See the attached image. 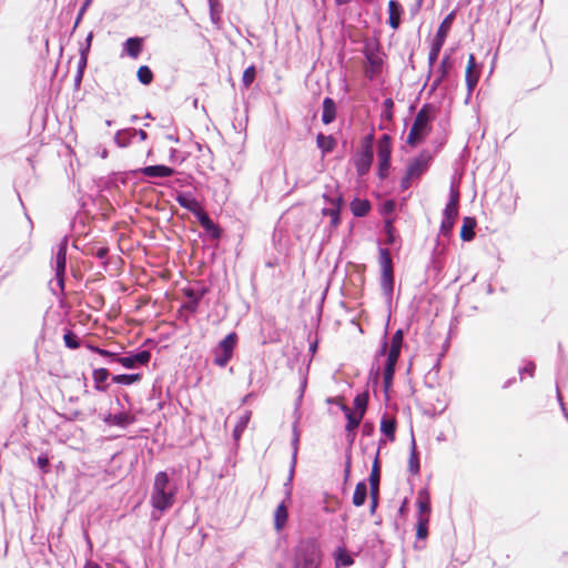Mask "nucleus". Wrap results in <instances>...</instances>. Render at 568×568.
Returning <instances> with one entry per match:
<instances>
[{"mask_svg": "<svg viewBox=\"0 0 568 568\" xmlns=\"http://www.w3.org/2000/svg\"><path fill=\"white\" fill-rule=\"evenodd\" d=\"M91 40H92V34L90 33V34L88 36V38H87L88 47L90 45Z\"/></svg>", "mask_w": 568, "mask_h": 568, "instance_id": "bf43d9fd", "label": "nucleus"}, {"mask_svg": "<svg viewBox=\"0 0 568 568\" xmlns=\"http://www.w3.org/2000/svg\"><path fill=\"white\" fill-rule=\"evenodd\" d=\"M176 488L171 484L169 475L160 471L155 475L150 503L159 511H164L173 506Z\"/></svg>", "mask_w": 568, "mask_h": 568, "instance_id": "f257e3e1", "label": "nucleus"}, {"mask_svg": "<svg viewBox=\"0 0 568 568\" xmlns=\"http://www.w3.org/2000/svg\"><path fill=\"white\" fill-rule=\"evenodd\" d=\"M396 422L395 418L384 415L381 420V432L389 439H395Z\"/></svg>", "mask_w": 568, "mask_h": 568, "instance_id": "a211bd4d", "label": "nucleus"}, {"mask_svg": "<svg viewBox=\"0 0 568 568\" xmlns=\"http://www.w3.org/2000/svg\"><path fill=\"white\" fill-rule=\"evenodd\" d=\"M417 505V518H427L430 517V496L426 489H422L417 494L416 498Z\"/></svg>", "mask_w": 568, "mask_h": 568, "instance_id": "1a4fd4ad", "label": "nucleus"}, {"mask_svg": "<svg viewBox=\"0 0 568 568\" xmlns=\"http://www.w3.org/2000/svg\"><path fill=\"white\" fill-rule=\"evenodd\" d=\"M317 146L322 150L323 154H326L334 149L335 140L331 135L318 134Z\"/></svg>", "mask_w": 568, "mask_h": 568, "instance_id": "c756f323", "label": "nucleus"}, {"mask_svg": "<svg viewBox=\"0 0 568 568\" xmlns=\"http://www.w3.org/2000/svg\"><path fill=\"white\" fill-rule=\"evenodd\" d=\"M386 104H387V105H389V106H392V105H393L392 100H387V101H386Z\"/></svg>", "mask_w": 568, "mask_h": 568, "instance_id": "680f3d73", "label": "nucleus"}, {"mask_svg": "<svg viewBox=\"0 0 568 568\" xmlns=\"http://www.w3.org/2000/svg\"><path fill=\"white\" fill-rule=\"evenodd\" d=\"M89 568H101V567L94 564V565L89 566Z\"/></svg>", "mask_w": 568, "mask_h": 568, "instance_id": "e2e57ef3", "label": "nucleus"}, {"mask_svg": "<svg viewBox=\"0 0 568 568\" xmlns=\"http://www.w3.org/2000/svg\"><path fill=\"white\" fill-rule=\"evenodd\" d=\"M63 339H64L65 346L71 349H75L80 346L77 335L72 332H67L63 336Z\"/></svg>", "mask_w": 568, "mask_h": 568, "instance_id": "ea45409f", "label": "nucleus"}, {"mask_svg": "<svg viewBox=\"0 0 568 568\" xmlns=\"http://www.w3.org/2000/svg\"><path fill=\"white\" fill-rule=\"evenodd\" d=\"M379 161V174L381 176H384L389 168V162H384L383 160Z\"/></svg>", "mask_w": 568, "mask_h": 568, "instance_id": "49530a36", "label": "nucleus"}, {"mask_svg": "<svg viewBox=\"0 0 568 568\" xmlns=\"http://www.w3.org/2000/svg\"><path fill=\"white\" fill-rule=\"evenodd\" d=\"M250 418H251V412H248V410L244 412V414L239 417V420L233 430V436L235 439H239L240 436L243 434V432L247 427Z\"/></svg>", "mask_w": 568, "mask_h": 568, "instance_id": "c85d7f7f", "label": "nucleus"}, {"mask_svg": "<svg viewBox=\"0 0 568 568\" xmlns=\"http://www.w3.org/2000/svg\"><path fill=\"white\" fill-rule=\"evenodd\" d=\"M176 201L178 203L191 211V212H197L200 210V204L199 202L196 201V199L194 196H192V194L190 193H182V194H179L178 197H176Z\"/></svg>", "mask_w": 568, "mask_h": 568, "instance_id": "aec40b11", "label": "nucleus"}, {"mask_svg": "<svg viewBox=\"0 0 568 568\" xmlns=\"http://www.w3.org/2000/svg\"><path fill=\"white\" fill-rule=\"evenodd\" d=\"M94 351H95L98 354L102 355V356H110V357H114V358L116 359L115 355H114V354H112V353H110L109 351L101 349V348H94Z\"/></svg>", "mask_w": 568, "mask_h": 568, "instance_id": "603ef678", "label": "nucleus"}, {"mask_svg": "<svg viewBox=\"0 0 568 568\" xmlns=\"http://www.w3.org/2000/svg\"><path fill=\"white\" fill-rule=\"evenodd\" d=\"M255 75H256V70H255V67L254 65H251L248 68H246L243 72V77H242V83H243V87L245 89H248L250 85L253 83V81L255 80Z\"/></svg>", "mask_w": 568, "mask_h": 568, "instance_id": "e433bc0d", "label": "nucleus"}, {"mask_svg": "<svg viewBox=\"0 0 568 568\" xmlns=\"http://www.w3.org/2000/svg\"><path fill=\"white\" fill-rule=\"evenodd\" d=\"M109 377V372L105 368H98L93 371V381L95 383V388L99 390H104V387H101V384L104 383Z\"/></svg>", "mask_w": 568, "mask_h": 568, "instance_id": "72a5a7b5", "label": "nucleus"}, {"mask_svg": "<svg viewBox=\"0 0 568 568\" xmlns=\"http://www.w3.org/2000/svg\"><path fill=\"white\" fill-rule=\"evenodd\" d=\"M458 201L459 193L455 187H450L449 192V201L445 206L443 212V217L455 221L458 214Z\"/></svg>", "mask_w": 568, "mask_h": 568, "instance_id": "9d476101", "label": "nucleus"}, {"mask_svg": "<svg viewBox=\"0 0 568 568\" xmlns=\"http://www.w3.org/2000/svg\"><path fill=\"white\" fill-rule=\"evenodd\" d=\"M105 422L111 425L125 426L132 423V418L126 413L110 414Z\"/></svg>", "mask_w": 568, "mask_h": 568, "instance_id": "cd10ccee", "label": "nucleus"}, {"mask_svg": "<svg viewBox=\"0 0 568 568\" xmlns=\"http://www.w3.org/2000/svg\"><path fill=\"white\" fill-rule=\"evenodd\" d=\"M85 61H87L85 57H82V60L80 62V68L85 65Z\"/></svg>", "mask_w": 568, "mask_h": 568, "instance_id": "4d7b16f0", "label": "nucleus"}, {"mask_svg": "<svg viewBox=\"0 0 568 568\" xmlns=\"http://www.w3.org/2000/svg\"><path fill=\"white\" fill-rule=\"evenodd\" d=\"M454 224H455V221L443 217L442 223H440V233L443 235L447 236L450 233V231L453 230Z\"/></svg>", "mask_w": 568, "mask_h": 568, "instance_id": "79ce46f5", "label": "nucleus"}, {"mask_svg": "<svg viewBox=\"0 0 568 568\" xmlns=\"http://www.w3.org/2000/svg\"><path fill=\"white\" fill-rule=\"evenodd\" d=\"M402 343H403L402 331H397L393 335L390 347L386 353V361H385L384 372H383L385 392H387L393 384L395 366H396V363H397L399 354H400Z\"/></svg>", "mask_w": 568, "mask_h": 568, "instance_id": "f03ea898", "label": "nucleus"}, {"mask_svg": "<svg viewBox=\"0 0 568 568\" xmlns=\"http://www.w3.org/2000/svg\"><path fill=\"white\" fill-rule=\"evenodd\" d=\"M427 169V161L425 159H416L408 168L409 176H418Z\"/></svg>", "mask_w": 568, "mask_h": 568, "instance_id": "7c9ffc66", "label": "nucleus"}, {"mask_svg": "<svg viewBox=\"0 0 568 568\" xmlns=\"http://www.w3.org/2000/svg\"><path fill=\"white\" fill-rule=\"evenodd\" d=\"M333 557L335 561V568H347L354 564L353 557L344 547L336 548Z\"/></svg>", "mask_w": 568, "mask_h": 568, "instance_id": "ddd939ff", "label": "nucleus"}, {"mask_svg": "<svg viewBox=\"0 0 568 568\" xmlns=\"http://www.w3.org/2000/svg\"><path fill=\"white\" fill-rule=\"evenodd\" d=\"M201 224L206 229H210L212 226V222L206 215L201 216Z\"/></svg>", "mask_w": 568, "mask_h": 568, "instance_id": "8fccbe9b", "label": "nucleus"}, {"mask_svg": "<svg viewBox=\"0 0 568 568\" xmlns=\"http://www.w3.org/2000/svg\"><path fill=\"white\" fill-rule=\"evenodd\" d=\"M367 496V486L365 481H361L356 485L353 494V504L357 507L362 506Z\"/></svg>", "mask_w": 568, "mask_h": 568, "instance_id": "a878e982", "label": "nucleus"}, {"mask_svg": "<svg viewBox=\"0 0 568 568\" xmlns=\"http://www.w3.org/2000/svg\"><path fill=\"white\" fill-rule=\"evenodd\" d=\"M37 464L38 466L43 470V471H47V467L49 465V459L47 456L44 455H41L38 457L37 459Z\"/></svg>", "mask_w": 568, "mask_h": 568, "instance_id": "a18cd8bd", "label": "nucleus"}, {"mask_svg": "<svg viewBox=\"0 0 568 568\" xmlns=\"http://www.w3.org/2000/svg\"><path fill=\"white\" fill-rule=\"evenodd\" d=\"M443 44H444V39L439 34H437L436 39L433 42L432 50L429 52V61L430 62H434L438 58V54H439V51H440Z\"/></svg>", "mask_w": 568, "mask_h": 568, "instance_id": "4c0bfd02", "label": "nucleus"}, {"mask_svg": "<svg viewBox=\"0 0 568 568\" xmlns=\"http://www.w3.org/2000/svg\"><path fill=\"white\" fill-rule=\"evenodd\" d=\"M478 82V73L476 71H466V83L467 88L470 91L477 85Z\"/></svg>", "mask_w": 568, "mask_h": 568, "instance_id": "a19ab883", "label": "nucleus"}, {"mask_svg": "<svg viewBox=\"0 0 568 568\" xmlns=\"http://www.w3.org/2000/svg\"><path fill=\"white\" fill-rule=\"evenodd\" d=\"M408 468H409V471L414 475L418 474V471H419V459H418V455L416 452V444H415L414 439L412 442V452H410V456H409Z\"/></svg>", "mask_w": 568, "mask_h": 568, "instance_id": "473e14b6", "label": "nucleus"}, {"mask_svg": "<svg viewBox=\"0 0 568 568\" xmlns=\"http://www.w3.org/2000/svg\"><path fill=\"white\" fill-rule=\"evenodd\" d=\"M139 133H140V138L141 139H145L146 138V133L144 131L140 130Z\"/></svg>", "mask_w": 568, "mask_h": 568, "instance_id": "13d9d810", "label": "nucleus"}, {"mask_svg": "<svg viewBox=\"0 0 568 568\" xmlns=\"http://www.w3.org/2000/svg\"><path fill=\"white\" fill-rule=\"evenodd\" d=\"M534 371H535V365H534L532 363H528L525 367H523V368L520 369V374H523V373H527V374H529L530 376H532Z\"/></svg>", "mask_w": 568, "mask_h": 568, "instance_id": "de8ad7c7", "label": "nucleus"}, {"mask_svg": "<svg viewBox=\"0 0 568 568\" xmlns=\"http://www.w3.org/2000/svg\"><path fill=\"white\" fill-rule=\"evenodd\" d=\"M335 116H336L335 102L332 99L326 98L323 102L322 121L325 124H328L334 121Z\"/></svg>", "mask_w": 568, "mask_h": 568, "instance_id": "4be33fe9", "label": "nucleus"}, {"mask_svg": "<svg viewBox=\"0 0 568 568\" xmlns=\"http://www.w3.org/2000/svg\"><path fill=\"white\" fill-rule=\"evenodd\" d=\"M390 153H392L390 138L385 134L379 139L378 144H377L378 160H383L384 162H389Z\"/></svg>", "mask_w": 568, "mask_h": 568, "instance_id": "dca6fc26", "label": "nucleus"}, {"mask_svg": "<svg viewBox=\"0 0 568 568\" xmlns=\"http://www.w3.org/2000/svg\"><path fill=\"white\" fill-rule=\"evenodd\" d=\"M90 2H91V0H87V1L84 2L83 7H82V9H81L80 14H82V13H83V11L88 8V6L90 4ZM80 17H81V16H79V18H80Z\"/></svg>", "mask_w": 568, "mask_h": 568, "instance_id": "864d4df0", "label": "nucleus"}, {"mask_svg": "<svg viewBox=\"0 0 568 568\" xmlns=\"http://www.w3.org/2000/svg\"><path fill=\"white\" fill-rule=\"evenodd\" d=\"M366 59H367V62H368V67L366 69V73L369 78H373L375 77L377 73L381 72V69H382V58L372 52V51H367L366 52Z\"/></svg>", "mask_w": 568, "mask_h": 568, "instance_id": "2eb2a0df", "label": "nucleus"}, {"mask_svg": "<svg viewBox=\"0 0 568 568\" xmlns=\"http://www.w3.org/2000/svg\"><path fill=\"white\" fill-rule=\"evenodd\" d=\"M138 79L142 84H150L153 79V73L151 69L146 65H142L138 69Z\"/></svg>", "mask_w": 568, "mask_h": 568, "instance_id": "c9c22d12", "label": "nucleus"}, {"mask_svg": "<svg viewBox=\"0 0 568 568\" xmlns=\"http://www.w3.org/2000/svg\"><path fill=\"white\" fill-rule=\"evenodd\" d=\"M382 353H386V344L384 345V347L382 348Z\"/></svg>", "mask_w": 568, "mask_h": 568, "instance_id": "0e129e2a", "label": "nucleus"}, {"mask_svg": "<svg viewBox=\"0 0 568 568\" xmlns=\"http://www.w3.org/2000/svg\"><path fill=\"white\" fill-rule=\"evenodd\" d=\"M379 264L382 267V287L386 293L393 290V267L388 250H379Z\"/></svg>", "mask_w": 568, "mask_h": 568, "instance_id": "39448f33", "label": "nucleus"}, {"mask_svg": "<svg viewBox=\"0 0 568 568\" xmlns=\"http://www.w3.org/2000/svg\"><path fill=\"white\" fill-rule=\"evenodd\" d=\"M151 358L148 351H141L132 356L116 357V362L125 368H134L138 364H146Z\"/></svg>", "mask_w": 568, "mask_h": 568, "instance_id": "6e6552de", "label": "nucleus"}, {"mask_svg": "<svg viewBox=\"0 0 568 568\" xmlns=\"http://www.w3.org/2000/svg\"><path fill=\"white\" fill-rule=\"evenodd\" d=\"M372 498H373V509L376 507V495L378 493V483H379V470H378V459L375 458L374 466L369 476Z\"/></svg>", "mask_w": 568, "mask_h": 568, "instance_id": "6ab92c4d", "label": "nucleus"}, {"mask_svg": "<svg viewBox=\"0 0 568 568\" xmlns=\"http://www.w3.org/2000/svg\"><path fill=\"white\" fill-rule=\"evenodd\" d=\"M141 379L140 374H120L112 377L113 383L122 385H131Z\"/></svg>", "mask_w": 568, "mask_h": 568, "instance_id": "2f4dec72", "label": "nucleus"}, {"mask_svg": "<svg viewBox=\"0 0 568 568\" xmlns=\"http://www.w3.org/2000/svg\"><path fill=\"white\" fill-rule=\"evenodd\" d=\"M343 410H344L345 416L347 418L346 430L347 432H353L359 425L363 416H362V414H357L355 412H352L351 409H348L345 406L343 407Z\"/></svg>", "mask_w": 568, "mask_h": 568, "instance_id": "bb28decb", "label": "nucleus"}, {"mask_svg": "<svg viewBox=\"0 0 568 568\" xmlns=\"http://www.w3.org/2000/svg\"><path fill=\"white\" fill-rule=\"evenodd\" d=\"M371 204L367 200L355 199L351 203V211L355 216H364L368 213Z\"/></svg>", "mask_w": 568, "mask_h": 568, "instance_id": "5701e85b", "label": "nucleus"}, {"mask_svg": "<svg viewBox=\"0 0 568 568\" xmlns=\"http://www.w3.org/2000/svg\"><path fill=\"white\" fill-rule=\"evenodd\" d=\"M364 2H372L373 0H363Z\"/></svg>", "mask_w": 568, "mask_h": 568, "instance_id": "69168bd1", "label": "nucleus"}, {"mask_svg": "<svg viewBox=\"0 0 568 568\" xmlns=\"http://www.w3.org/2000/svg\"><path fill=\"white\" fill-rule=\"evenodd\" d=\"M141 173L148 178H168L173 175L174 170L166 165H150L141 169Z\"/></svg>", "mask_w": 568, "mask_h": 568, "instance_id": "9b49d317", "label": "nucleus"}, {"mask_svg": "<svg viewBox=\"0 0 568 568\" xmlns=\"http://www.w3.org/2000/svg\"><path fill=\"white\" fill-rule=\"evenodd\" d=\"M475 67H476L475 58H474L473 54H470L469 58H468V63H467L466 71H475Z\"/></svg>", "mask_w": 568, "mask_h": 568, "instance_id": "09e8293b", "label": "nucleus"}, {"mask_svg": "<svg viewBox=\"0 0 568 568\" xmlns=\"http://www.w3.org/2000/svg\"><path fill=\"white\" fill-rule=\"evenodd\" d=\"M201 224L206 229H210L212 226V222L206 215L201 216Z\"/></svg>", "mask_w": 568, "mask_h": 568, "instance_id": "3c124183", "label": "nucleus"}, {"mask_svg": "<svg viewBox=\"0 0 568 568\" xmlns=\"http://www.w3.org/2000/svg\"><path fill=\"white\" fill-rule=\"evenodd\" d=\"M337 4H347L349 3L352 0H335Z\"/></svg>", "mask_w": 568, "mask_h": 568, "instance_id": "6e6d98bb", "label": "nucleus"}, {"mask_svg": "<svg viewBox=\"0 0 568 568\" xmlns=\"http://www.w3.org/2000/svg\"><path fill=\"white\" fill-rule=\"evenodd\" d=\"M428 524H429V519L417 518L416 537L418 539L424 540L428 536Z\"/></svg>", "mask_w": 568, "mask_h": 568, "instance_id": "f704fd0d", "label": "nucleus"}, {"mask_svg": "<svg viewBox=\"0 0 568 568\" xmlns=\"http://www.w3.org/2000/svg\"><path fill=\"white\" fill-rule=\"evenodd\" d=\"M67 240L59 243L58 250L54 256L55 276L60 286L63 285V275L65 271V258H67Z\"/></svg>", "mask_w": 568, "mask_h": 568, "instance_id": "0eeeda50", "label": "nucleus"}, {"mask_svg": "<svg viewBox=\"0 0 568 568\" xmlns=\"http://www.w3.org/2000/svg\"><path fill=\"white\" fill-rule=\"evenodd\" d=\"M320 556L317 554H310L303 556L296 562L295 568H318L320 567Z\"/></svg>", "mask_w": 568, "mask_h": 568, "instance_id": "b1692460", "label": "nucleus"}, {"mask_svg": "<svg viewBox=\"0 0 568 568\" xmlns=\"http://www.w3.org/2000/svg\"><path fill=\"white\" fill-rule=\"evenodd\" d=\"M298 440H300V433H298L297 426L294 425L293 426V439H292L293 462H292V468H291V471H290V476H288L287 483L285 484L286 497L287 498L291 497V489H292L291 488V483H292L293 474H294V466H295L296 455H297V449H298Z\"/></svg>", "mask_w": 568, "mask_h": 568, "instance_id": "f8f14e48", "label": "nucleus"}, {"mask_svg": "<svg viewBox=\"0 0 568 568\" xmlns=\"http://www.w3.org/2000/svg\"><path fill=\"white\" fill-rule=\"evenodd\" d=\"M369 163H371V156H368V155H365L359 160V162L357 164V171L361 175H363L367 172Z\"/></svg>", "mask_w": 568, "mask_h": 568, "instance_id": "37998d69", "label": "nucleus"}, {"mask_svg": "<svg viewBox=\"0 0 568 568\" xmlns=\"http://www.w3.org/2000/svg\"><path fill=\"white\" fill-rule=\"evenodd\" d=\"M443 28H444V24L440 26L437 34H439L445 40V32H444Z\"/></svg>", "mask_w": 568, "mask_h": 568, "instance_id": "5fc2aeb1", "label": "nucleus"}, {"mask_svg": "<svg viewBox=\"0 0 568 568\" xmlns=\"http://www.w3.org/2000/svg\"><path fill=\"white\" fill-rule=\"evenodd\" d=\"M430 114L426 106L417 113L414 124L407 136V143L412 146L419 144L430 132Z\"/></svg>", "mask_w": 568, "mask_h": 568, "instance_id": "7ed1b4c3", "label": "nucleus"}, {"mask_svg": "<svg viewBox=\"0 0 568 568\" xmlns=\"http://www.w3.org/2000/svg\"><path fill=\"white\" fill-rule=\"evenodd\" d=\"M324 200L327 202V206L323 207L322 214L324 216H329V224L332 227H337L339 224V212L343 203L341 194H334L328 196L324 194Z\"/></svg>", "mask_w": 568, "mask_h": 568, "instance_id": "423d86ee", "label": "nucleus"}, {"mask_svg": "<svg viewBox=\"0 0 568 568\" xmlns=\"http://www.w3.org/2000/svg\"><path fill=\"white\" fill-rule=\"evenodd\" d=\"M142 51V39L141 38H129L123 43V52L133 58L136 59Z\"/></svg>", "mask_w": 568, "mask_h": 568, "instance_id": "4468645a", "label": "nucleus"}, {"mask_svg": "<svg viewBox=\"0 0 568 568\" xmlns=\"http://www.w3.org/2000/svg\"><path fill=\"white\" fill-rule=\"evenodd\" d=\"M104 254H105V251H104V250H100V251H99V253H98V255H99L100 257H103V256H104Z\"/></svg>", "mask_w": 568, "mask_h": 568, "instance_id": "052dcab7", "label": "nucleus"}, {"mask_svg": "<svg viewBox=\"0 0 568 568\" xmlns=\"http://www.w3.org/2000/svg\"><path fill=\"white\" fill-rule=\"evenodd\" d=\"M395 202L393 200H387L382 204V213L390 214L395 210Z\"/></svg>", "mask_w": 568, "mask_h": 568, "instance_id": "c03bdc74", "label": "nucleus"}, {"mask_svg": "<svg viewBox=\"0 0 568 568\" xmlns=\"http://www.w3.org/2000/svg\"><path fill=\"white\" fill-rule=\"evenodd\" d=\"M287 517V508L284 503H281L274 511V527L277 531L284 528Z\"/></svg>", "mask_w": 568, "mask_h": 568, "instance_id": "412c9836", "label": "nucleus"}, {"mask_svg": "<svg viewBox=\"0 0 568 568\" xmlns=\"http://www.w3.org/2000/svg\"><path fill=\"white\" fill-rule=\"evenodd\" d=\"M402 12H403V10H402V7L399 3H397L394 0L389 1V3H388V14H389L388 22L393 29L398 28V26L400 23Z\"/></svg>", "mask_w": 568, "mask_h": 568, "instance_id": "f3484780", "label": "nucleus"}, {"mask_svg": "<svg viewBox=\"0 0 568 568\" xmlns=\"http://www.w3.org/2000/svg\"><path fill=\"white\" fill-rule=\"evenodd\" d=\"M476 226V221L473 217H465L460 231V237L464 241H470L475 236L474 229Z\"/></svg>", "mask_w": 568, "mask_h": 568, "instance_id": "393cba45", "label": "nucleus"}, {"mask_svg": "<svg viewBox=\"0 0 568 568\" xmlns=\"http://www.w3.org/2000/svg\"><path fill=\"white\" fill-rule=\"evenodd\" d=\"M237 342V336L235 333H230L226 335L217 345L215 349V358L214 363L220 366L224 367L229 361L231 359L233 355V351L235 348Z\"/></svg>", "mask_w": 568, "mask_h": 568, "instance_id": "20e7f679", "label": "nucleus"}, {"mask_svg": "<svg viewBox=\"0 0 568 568\" xmlns=\"http://www.w3.org/2000/svg\"><path fill=\"white\" fill-rule=\"evenodd\" d=\"M366 405H367V395L366 394H361L355 397V399H354L355 413L362 414V416H364Z\"/></svg>", "mask_w": 568, "mask_h": 568, "instance_id": "58836bf2", "label": "nucleus"}]
</instances>
